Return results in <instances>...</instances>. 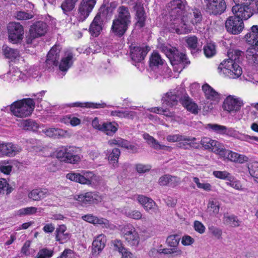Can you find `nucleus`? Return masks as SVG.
Wrapping results in <instances>:
<instances>
[{
	"label": "nucleus",
	"mask_w": 258,
	"mask_h": 258,
	"mask_svg": "<svg viewBox=\"0 0 258 258\" xmlns=\"http://www.w3.org/2000/svg\"><path fill=\"white\" fill-rule=\"evenodd\" d=\"M202 90L206 98L212 101V103L217 104L220 100V95L213 88L207 84L202 86Z\"/></svg>",
	"instance_id": "obj_26"
},
{
	"label": "nucleus",
	"mask_w": 258,
	"mask_h": 258,
	"mask_svg": "<svg viewBox=\"0 0 258 258\" xmlns=\"http://www.w3.org/2000/svg\"><path fill=\"white\" fill-rule=\"evenodd\" d=\"M248 5L236 4L232 7V11L234 15L238 16L242 20H247L252 16Z\"/></svg>",
	"instance_id": "obj_23"
},
{
	"label": "nucleus",
	"mask_w": 258,
	"mask_h": 258,
	"mask_svg": "<svg viewBox=\"0 0 258 258\" xmlns=\"http://www.w3.org/2000/svg\"><path fill=\"white\" fill-rule=\"evenodd\" d=\"M159 252L164 254H173L175 256H180L182 254V251L178 247L171 248H164L160 249Z\"/></svg>",
	"instance_id": "obj_57"
},
{
	"label": "nucleus",
	"mask_w": 258,
	"mask_h": 258,
	"mask_svg": "<svg viewBox=\"0 0 258 258\" xmlns=\"http://www.w3.org/2000/svg\"><path fill=\"white\" fill-rule=\"evenodd\" d=\"M193 180L196 183L199 188L203 189L206 191H210L211 190V185L209 183H201L199 178L195 177Z\"/></svg>",
	"instance_id": "obj_63"
},
{
	"label": "nucleus",
	"mask_w": 258,
	"mask_h": 258,
	"mask_svg": "<svg viewBox=\"0 0 258 258\" xmlns=\"http://www.w3.org/2000/svg\"><path fill=\"white\" fill-rule=\"evenodd\" d=\"M70 107H87L92 108H104L107 106L105 103H93V102H75L71 103L69 105Z\"/></svg>",
	"instance_id": "obj_37"
},
{
	"label": "nucleus",
	"mask_w": 258,
	"mask_h": 258,
	"mask_svg": "<svg viewBox=\"0 0 258 258\" xmlns=\"http://www.w3.org/2000/svg\"><path fill=\"white\" fill-rule=\"evenodd\" d=\"M149 50L148 46H131L130 54L133 63L137 66L136 63H142Z\"/></svg>",
	"instance_id": "obj_12"
},
{
	"label": "nucleus",
	"mask_w": 258,
	"mask_h": 258,
	"mask_svg": "<svg viewBox=\"0 0 258 258\" xmlns=\"http://www.w3.org/2000/svg\"><path fill=\"white\" fill-rule=\"evenodd\" d=\"M223 220L226 224L233 227L239 226L240 223V221L238 219L237 217L233 215H224Z\"/></svg>",
	"instance_id": "obj_48"
},
{
	"label": "nucleus",
	"mask_w": 258,
	"mask_h": 258,
	"mask_svg": "<svg viewBox=\"0 0 258 258\" xmlns=\"http://www.w3.org/2000/svg\"><path fill=\"white\" fill-rule=\"evenodd\" d=\"M96 0H82L79 8V20L84 21L92 11L95 4Z\"/></svg>",
	"instance_id": "obj_18"
},
{
	"label": "nucleus",
	"mask_w": 258,
	"mask_h": 258,
	"mask_svg": "<svg viewBox=\"0 0 258 258\" xmlns=\"http://www.w3.org/2000/svg\"><path fill=\"white\" fill-rule=\"evenodd\" d=\"M111 115L113 116H117L119 118H126L128 119H134L137 116L136 112L128 110H114L112 111Z\"/></svg>",
	"instance_id": "obj_43"
},
{
	"label": "nucleus",
	"mask_w": 258,
	"mask_h": 258,
	"mask_svg": "<svg viewBox=\"0 0 258 258\" xmlns=\"http://www.w3.org/2000/svg\"><path fill=\"white\" fill-rule=\"evenodd\" d=\"M144 138L152 147L155 149L166 150L170 151L172 149L171 147L160 144L159 142L148 134L144 135Z\"/></svg>",
	"instance_id": "obj_33"
},
{
	"label": "nucleus",
	"mask_w": 258,
	"mask_h": 258,
	"mask_svg": "<svg viewBox=\"0 0 258 258\" xmlns=\"http://www.w3.org/2000/svg\"><path fill=\"white\" fill-rule=\"evenodd\" d=\"M218 73L230 79H237L242 74L241 68L239 64L231 61H223L218 68Z\"/></svg>",
	"instance_id": "obj_5"
},
{
	"label": "nucleus",
	"mask_w": 258,
	"mask_h": 258,
	"mask_svg": "<svg viewBox=\"0 0 258 258\" xmlns=\"http://www.w3.org/2000/svg\"><path fill=\"white\" fill-rule=\"evenodd\" d=\"M47 24L41 21L37 22L31 26L30 29V38L27 39V43L30 44L32 39L44 35L47 32Z\"/></svg>",
	"instance_id": "obj_14"
},
{
	"label": "nucleus",
	"mask_w": 258,
	"mask_h": 258,
	"mask_svg": "<svg viewBox=\"0 0 258 258\" xmlns=\"http://www.w3.org/2000/svg\"><path fill=\"white\" fill-rule=\"evenodd\" d=\"M60 48L58 46L55 45L53 46L48 53L47 59L46 60V67L51 70L54 67H56L58 64L59 59Z\"/></svg>",
	"instance_id": "obj_22"
},
{
	"label": "nucleus",
	"mask_w": 258,
	"mask_h": 258,
	"mask_svg": "<svg viewBox=\"0 0 258 258\" xmlns=\"http://www.w3.org/2000/svg\"><path fill=\"white\" fill-rule=\"evenodd\" d=\"M75 199L82 205H87L100 202L102 198L97 193L88 192L77 195Z\"/></svg>",
	"instance_id": "obj_20"
},
{
	"label": "nucleus",
	"mask_w": 258,
	"mask_h": 258,
	"mask_svg": "<svg viewBox=\"0 0 258 258\" xmlns=\"http://www.w3.org/2000/svg\"><path fill=\"white\" fill-rule=\"evenodd\" d=\"M182 140L178 141L177 146L184 149H188L190 146L191 143L196 140V139L194 137L188 138L182 136Z\"/></svg>",
	"instance_id": "obj_52"
},
{
	"label": "nucleus",
	"mask_w": 258,
	"mask_h": 258,
	"mask_svg": "<svg viewBox=\"0 0 258 258\" xmlns=\"http://www.w3.org/2000/svg\"><path fill=\"white\" fill-rule=\"evenodd\" d=\"M220 204L219 202L214 200L209 201L207 206V212L212 216H216L219 212Z\"/></svg>",
	"instance_id": "obj_46"
},
{
	"label": "nucleus",
	"mask_w": 258,
	"mask_h": 258,
	"mask_svg": "<svg viewBox=\"0 0 258 258\" xmlns=\"http://www.w3.org/2000/svg\"><path fill=\"white\" fill-rule=\"evenodd\" d=\"M27 146L32 151L42 152V155L44 156H49L50 154L48 148L40 140L34 139H29L27 141Z\"/></svg>",
	"instance_id": "obj_19"
},
{
	"label": "nucleus",
	"mask_w": 258,
	"mask_h": 258,
	"mask_svg": "<svg viewBox=\"0 0 258 258\" xmlns=\"http://www.w3.org/2000/svg\"><path fill=\"white\" fill-rule=\"evenodd\" d=\"M246 57L249 62L258 65V49L249 47L246 51Z\"/></svg>",
	"instance_id": "obj_39"
},
{
	"label": "nucleus",
	"mask_w": 258,
	"mask_h": 258,
	"mask_svg": "<svg viewBox=\"0 0 258 258\" xmlns=\"http://www.w3.org/2000/svg\"><path fill=\"white\" fill-rule=\"evenodd\" d=\"M3 52L7 58L9 59L10 63V70L6 75H5L4 78L6 81L11 82L15 81L16 79V69L15 68L14 64L16 59V51L15 49L11 48L7 45L3 46Z\"/></svg>",
	"instance_id": "obj_6"
},
{
	"label": "nucleus",
	"mask_w": 258,
	"mask_h": 258,
	"mask_svg": "<svg viewBox=\"0 0 258 258\" xmlns=\"http://www.w3.org/2000/svg\"><path fill=\"white\" fill-rule=\"evenodd\" d=\"M110 146L117 145L119 147L124 148L127 145V141L120 138H117L108 141Z\"/></svg>",
	"instance_id": "obj_61"
},
{
	"label": "nucleus",
	"mask_w": 258,
	"mask_h": 258,
	"mask_svg": "<svg viewBox=\"0 0 258 258\" xmlns=\"http://www.w3.org/2000/svg\"><path fill=\"white\" fill-rule=\"evenodd\" d=\"M187 15V19L189 24L190 22L193 25H195L202 21V14L200 10L198 9H192L190 14Z\"/></svg>",
	"instance_id": "obj_40"
},
{
	"label": "nucleus",
	"mask_w": 258,
	"mask_h": 258,
	"mask_svg": "<svg viewBox=\"0 0 258 258\" xmlns=\"http://www.w3.org/2000/svg\"><path fill=\"white\" fill-rule=\"evenodd\" d=\"M185 0H173L169 4L170 20L168 23L169 31L178 34L191 32L192 27L189 24L188 15L185 13Z\"/></svg>",
	"instance_id": "obj_1"
},
{
	"label": "nucleus",
	"mask_w": 258,
	"mask_h": 258,
	"mask_svg": "<svg viewBox=\"0 0 258 258\" xmlns=\"http://www.w3.org/2000/svg\"><path fill=\"white\" fill-rule=\"evenodd\" d=\"M242 100L234 95H229L224 100L222 108L230 113H236L243 106Z\"/></svg>",
	"instance_id": "obj_10"
},
{
	"label": "nucleus",
	"mask_w": 258,
	"mask_h": 258,
	"mask_svg": "<svg viewBox=\"0 0 258 258\" xmlns=\"http://www.w3.org/2000/svg\"><path fill=\"white\" fill-rule=\"evenodd\" d=\"M120 154V150L117 148L113 149L112 151H107V158L114 168L118 167V160Z\"/></svg>",
	"instance_id": "obj_38"
},
{
	"label": "nucleus",
	"mask_w": 258,
	"mask_h": 258,
	"mask_svg": "<svg viewBox=\"0 0 258 258\" xmlns=\"http://www.w3.org/2000/svg\"><path fill=\"white\" fill-rule=\"evenodd\" d=\"M137 200L142 205L147 211L156 210V205L155 202L151 198L143 195H138Z\"/></svg>",
	"instance_id": "obj_30"
},
{
	"label": "nucleus",
	"mask_w": 258,
	"mask_h": 258,
	"mask_svg": "<svg viewBox=\"0 0 258 258\" xmlns=\"http://www.w3.org/2000/svg\"><path fill=\"white\" fill-rule=\"evenodd\" d=\"M246 43L251 46V47L258 46V26L253 25L250 31L245 35Z\"/></svg>",
	"instance_id": "obj_24"
},
{
	"label": "nucleus",
	"mask_w": 258,
	"mask_h": 258,
	"mask_svg": "<svg viewBox=\"0 0 258 258\" xmlns=\"http://www.w3.org/2000/svg\"><path fill=\"white\" fill-rule=\"evenodd\" d=\"M225 27L228 32L233 34H238L244 28V24L242 19L234 15L227 18L225 22Z\"/></svg>",
	"instance_id": "obj_11"
},
{
	"label": "nucleus",
	"mask_w": 258,
	"mask_h": 258,
	"mask_svg": "<svg viewBox=\"0 0 258 258\" xmlns=\"http://www.w3.org/2000/svg\"><path fill=\"white\" fill-rule=\"evenodd\" d=\"M117 5V3L115 1L110 3L104 1L100 8V10L104 15L110 16L112 15Z\"/></svg>",
	"instance_id": "obj_42"
},
{
	"label": "nucleus",
	"mask_w": 258,
	"mask_h": 258,
	"mask_svg": "<svg viewBox=\"0 0 258 258\" xmlns=\"http://www.w3.org/2000/svg\"><path fill=\"white\" fill-rule=\"evenodd\" d=\"M134 9L136 11L137 25L140 27H143L145 25V22L146 19L144 7L140 4L137 3L135 6Z\"/></svg>",
	"instance_id": "obj_32"
},
{
	"label": "nucleus",
	"mask_w": 258,
	"mask_h": 258,
	"mask_svg": "<svg viewBox=\"0 0 258 258\" xmlns=\"http://www.w3.org/2000/svg\"><path fill=\"white\" fill-rule=\"evenodd\" d=\"M206 3V10L210 15H220L226 8L224 0H210Z\"/></svg>",
	"instance_id": "obj_16"
},
{
	"label": "nucleus",
	"mask_w": 258,
	"mask_h": 258,
	"mask_svg": "<svg viewBox=\"0 0 258 258\" xmlns=\"http://www.w3.org/2000/svg\"><path fill=\"white\" fill-rule=\"evenodd\" d=\"M204 52L207 57L214 56L216 53V46L214 43H208L204 47Z\"/></svg>",
	"instance_id": "obj_51"
},
{
	"label": "nucleus",
	"mask_w": 258,
	"mask_h": 258,
	"mask_svg": "<svg viewBox=\"0 0 258 258\" xmlns=\"http://www.w3.org/2000/svg\"><path fill=\"white\" fill-rule=\"evenodd\" d=\"M185 41L188 47L191 49H196L198 45V38L195 36H190L186 37Z\"/></svg>",
	"instance_id": "obj_62"
},
{
	"label": "nucleus",
	"mask_w": 258,
	"mask_h": 258,
	"mask_svg": "<svg viewBox=\"0 0 258 258\" xmlns=\"http://www.w3.org/2000/svg\"><path fill=\"white\" fill-rule=\"evenodd\" d=\"M118 128V125L115 122H103L101 131L107 135L112 136L116 132Z\"/></svg>",
	"instance_id": "obj_36"
},
{
	"label": "nucleus",
	"mask_w": 258,
	"mask_h": 258,
	"mask_svg": "<svg viewBox=\"0 0 258 258\" xmlns=\"http://www.w3.org/2000/svg\"><path fill=\"white\" fill-rule=\"evenodd\" d=\"M66 177L70 180L87 185L93 183L96 178V176L92 172H86L84 175H81L80 173H70L67 175Z\"/></svg>",
	"instance_id": "obj_13"
},
{
	"label": "nucleus",
	"mask_w": 258,
	"mask_h": 258,
	"mask_svg": "<svg viewBox=\"0 0 258 258\" xmlns=\"http://www.w3.org/2000/svg\"><path fill=\"white\" fill-rule=\"evenodd\" d=\"M220 156L224 160H228L231 162L243 164L248 161V158L243 154H239L231 150H226L224 148L221 152Z\"/></svg>",
	"instance_id": "obj_17"
},
{
	"label": "nucleus",
	"mask_w": 258,
	"mask_h": 258,
	"mask_svg": "<svg viewBox=\"0 0 258 258\" xmlns=\"http://www.w3.org/2000/svg\"><path fill=\"white\" fill-rule=\"evenodd\" d=\"M201 143L206 149L210 150L219 156L224 148V146L217 141L207 137L203 138Z\"/></svg>",
	"instance_id": "obj_21"
},
{
	"label": "nucleus",
	"mask_w": 258,
	"mask_h": 258,
	"mask_svg": "<svg viewBox=\"0 0 258 258\" xmlns=\"http://www.w3.org/2000/svg\"><path fill=\"white\" fill-rule=\"evenodd\" d=\"M106 242V236L99 234L94 238L92 242V251L94 253L100 252L104 248Z\"/></svg>",
	"instance_id": "obj_27"
},
{
	"label": "nucleus",
	"mask_w": 258,
	"mask_h": 258,
	"mask_svg": "<svg viewBox=\"0 0 258 258\" xmlns=\"http://www.w3.org/2000/svg\"><path fill=\"white\" fill-rule=\"evenodd\" d=\"M43 132L47 136L54 138L64 137L68 135V132L67 131L57 128H48L43 130Z\"/></svg>",
	"instance_id": "obj_35"
},
{
	"label": "nucleus",
	"mask_w": 258,
	"mask_h": 258,
	"mask_svg": "<svg viewBox=\"0 0 258 258\" xmlns=\"http://www.w3.org/2000/svg\"><path fill=\"white\" fill-rule=\"evenodd\" d=\"M164 60L162 59L159 54L154 51L150 58V66L151 67H159L163 64Z\"/></svg>",
	"instance_id": "obj_47"
},
{
	"label": "nucleus",
	"mask_w": 258,
	"mask_h": 258,
	"mask_svg": "<svg viewBox=\"0 0 258 258\" xmlns=\"http://www.w3.org/2000/svg\"><path fill=\"white\" fill-rule=\"evenodd\" d=\"M102 25L101 15L97 14L90 26L89 30L91 35L94 37L98 36L102 31Z\"/></svg>",
	"instance_id": "obj_25"
},
{
	"label": "nucleus",
	"mask_w": 258,
	"mask_h": 258,
	"mask_svg": "<svg viewBox=\"0 0 258 258\" xmlns=\"http://www.w3.org/2000/svg\"><path fill=\"white\" fill-rule=\"evenodd\" d=\"M80 149L74 146H63L55 151L56 157L60 161L76 164L80 160Z\"/></svg>",
	"instance_id": "obj_4"
},
{
	"label": "nucleus",
	"mask_w": 258,
	"mask_h": 258,
	"mask_svg": "<svg viewBox=\"0 0 258 258\" xmlns=\"http://www.w3.org/2000/svg\"><path fill=\"white\" fill-rule=\"evenodd\" d=\"M50 195L48 189L44 188H36L30 191L28 194V198L35 201H40Z\"/></svg>",
	"instance_id": "obj_29"
},
{
	"label": "nucleus",
	"mask_w": 258,
	"mask_h": 258,
	"mask_svg": "<svg viewBox=\"0 0 258 258\" xmlns=\"http://www.w3.org/2000/svg\"><path fill=\"white\" fill-rule=\"evenodd\" d=\"M13 188L9 186L7 180L4 178H0V193L9 194L12 192Z\"/></svg>",
	"instance_id": "obj_53"
},
{
	"label": "nucleus",
	"mask_w": 258,
	"mask_h": 258,
	"mask_svg": "<svg viewBox=\"0 0 258 258\" xmlns=\"http://www.w3.org/2000/svg\"><path fill=\"white\" fill-rule=\"evenodd\" d=\"M53 254V250L46 248L40 249L35 258H50Z\"/></svg>",
	"instance_id": "obj_55"
},
{
	"label": "nucleus",
	"mask_w": 258,
	"mask_h": 258,
	"mask_svg": "<svg viewBox=\"0 0 258 258\" xmlns=\"http://www.w3.org/2000/svg\"><path fill=\"white\" fill-rule=\"evenodd\" d=\"M131 23V15L127 7L121 6L117 10V15L112 21V32L118 37L122 36Z\"/></svg>",
	"instance_id": "obj_2"
},
{
	"label": "nucleus",
	"mask_w": 258,
	"mask_h": 258,
	"mask_svg": "<svg viewBox=\"0 0 258 258\" xmlns=\"http://www.w3.org/2000/svg\"><path fill=\"white\" fill-rule=\"evenodd\" d=\"M95 222V223L94 225H99L102 228H111V225H110L109 221L106 219L103 218H99L97 217H96Z\"/></svg>",
	"instance_id": "obj_64"
},
{
	"label": "nucleus",
	"mask_w": 258,
	"mask_h": 258,
	"mask_svg": "<svg viewBox=\"0 0 258 258\" xmlns=\"http://www.w3.org/2000/svg\"><path fill=\"white\" fill-rule=\"evenodd\" d=\"M125 215L135 220H139L142 218V213L138 210H127L125 212Z\"/></svg>",
	"instance_id": "obj_60"
},
{
	"label": "nucleus",
	"mask_w": 258,
	"mask_h": 258,
	"mask_svg": "<svg viewBox=\"0 0 258 258\" xmlns=\"http://www.w3.org/2000/svg\"><path fill=\"white\" fill-rule=\"evenodd\" d=\"M122 237L127 244L131 246L137 247L140 242V236L135 228L131 224L125 225L121 229Z\"/></svg>",
	"instance_id": "obj_8"
},
{
	"label": "nucleus",
	"mask_w": 258,
	"mask_h": 258,
	"mask_svg": "<svg viewBox=\"0 0 258 258\" xmlns=\"http://www.w3.org/2000/svg\"><path fill=\"white\" fill-rule=\"evenodd\" d=\"M181 104L189 111L193 114H198L200 109L198 105L186 95H183L181 99Z\"/></svg>",
	"instance_id": "obj_31"
},
{
	"label": "nucleus",
	"mask_w": 258,
	"mask_h": 258,
	"mask_svg": "<svg viewBox=\"0 0 258 258\" xmlns=\"http://www.w3.org/2000/svg\"><path fill=\"white\" fill-rule=\"evenodd\" d=\"M37 212V208L34 207H27L21 209L17 211V215H30L36 213Z\"/></svg>",
	"instance_id": "obj_56"
},
{
	"label": "nucleus",
	"mask_w": 258,
	"mask_h": 258,
	"mask_svg": "<svg viewBox=\"0 0 258 258\" xmlns=\"http://www.w3.org/2000/svg\"><path fill=\"white\" fill-rule=\"evenodd\" d=\"M161 48L170 60L175 71L180 72L190 63L186 55L182 52H179L175 47L163 45Z\"/></svg>",
	"instance_id": "obj_3"
},
{
	"label": "nucleus",
	"mask_w": 258,
	"mask_h": 258,
	"mask_svg": "<svg viewBox=\"0 0 258 258\" xmlns=\"http://www.w3.org/2000/svg\"><path fill=\"white\" fill-rule=\"evenodd\" d=\"M213 174L216 178L226 180L231 178V175L226 171H214Z\"/></svg>",
	"instance_id": "obj_59"
},
{
	"label": "nucleus",
	"mask_w": 258,
	"mask_h": 258,
	"mask_svg": "<svg viewBox=\"0 0 258 258\" xmlns=\"http://www.w3.org/2000/svg\"><path fill=\"white\" fill-rule=\"evenodd\" d=\"M7 31L10 42L16 43V22H11L7 25Z\"/></svg>",
	"instance_id": "obj_44"
},
{
	"label": "nucleus",
	"mask_w": 258,
	"mask_h": 258,
	"mask_svg": "<svg viewBox=\"0 0 258 258\" xmlns=\"http://www.w3.org/2000/svg\"><path fill=\"white\" fill-rule=\"evenodd\" d=\"M243 54V52L237 49L229 50L228 52V56L229 57L224 61H231L237 63L239 61L240 57Z\"/></svg>",
	"instance_id": "obj_49"
},
{
	"label": "nucleus",
	"mask_w": 258,
	"mask_h": 258,
	"mask_svg": "<svg viewBox=\"0 0 258 258\" xmlns=\"http://www.w3.org/2000/svg\"><path fill=\"white\" fill-rule=\"evenodd\" d=\"M20 126L25 130L36 131L38 127V124L34 120L28 119L21 120Z\"/></svg>",
	"instance_id": "obj_45"
},
{
	"label": "nucleus",
	"mask_w": 258,
	"mask_h": 258,
	"mask_svg": "<svg viewBox=\"0 0 258 258\" xmlns=\"http://www.w3.org/2000/svg\"><path fill=\"white\" fill-rule=\"evenodd\" d=\"M67 228L64 225L59 226L55 231V239L60 243H63L69 239L68 233L66 232Z\"/></svg>",
	"instance_id": "obj_34"
},
{
	"label": "nucleus",
	"mask_w": 258,
	"mask_h": 258,
	"mask_svg": "<svg viewBox=\"0 0 258 258\" xmlns=\"http://www.w3.org/2000/svg\"><path fill=\"white\" fill-rule=\"evenodd\" d=\"M78 0H64L61 5V8L65 14H68L75 7V5Z\"/></svg>",
	"instance_id": "obj_50"
},
{
	"label": "nucleus",
	"mask_w": 258,
	"mask_h": 258,
	"mask_svg": "<svg viewBox=\"0 0 258 258\" xmlns=\"http://www.w3.org/2000/svg\"><path fill=\"white\" fill-rule=\"evenodd\" d=\"M206 128L218 134L240 138L238 133L232 127H227L218 124L209 123L207 125Z\"/></svg>",
	"instance_id": "obj_15"
},
{
	"label": "nucleus",
	"mask_w": 258,
	"mask_h": 258,
	"mask_svg": "<svg viewBox=\"0 0 258 258\" xmlns=\"http://www.w3.org/2000/svg\"><path fill=\"white\" fill-rule=\"evenodd\" d=\"M151 112L162 114L167 117H173L174 116V113L168 111L167 109H164L162 107H152L149 109Z\"/></svg>",
	"instance_id": "obj_58"
},
{
	"label": "nucleus",
	"mask_w": 258,
	"mask_h": 258,
	"mask_svg": "<svg viewBox=\"0 0 258 258\" xmlns=\"http://www.w3.org/2000/svg\"><path fill=\"white\" fill-rule=\"evenodd\" d=\"M73 54L70 51L65 52L64 56L62 58L59 65L60 71L66 72L73 63Z\"/></svg>",
	"instance_id": "obj_28"
},
{
	"label": "nucleus",
	"mask_w": 258,
	"mask_h": 258,
	"mask_svg": "<svg viewBox=\"0 0 258 258\" xmlns=\"http://www.w3.org/2000/svg\"><path fill=\"white\" fill-rule=\"evenodd\" d=\"M180 240V237L177 235H171L169 236L166 239L167 245L171 247H177Z\"/></svg>",
	"instance_id": "obj_54"
},
{
	"label": "nucleus",
	"mask_w": 258,
	"mask_h": 258,
	"mask_svg": "<svg viewBox=\"0 0 258 258\" xmlns=\"http://www.w3.org/2000/svg\"><path fill=\"white\" fill-rule=\"evenodd\" d=\"M35 107L33 99L25 98L17 100V117H26L30 116Z\"/></svg>",
	"instance_id": "obj_9"
},
{
	"label": "nucleus",
	"mask_w": 258,
	"mask_h": 258,
	"mask_svg": "<svg viewBox=\"0 0 258 258\" xmlns=\"http://www.w3.org/2000/svg\"><path fill=\"white\" fill-rule=\"evenodd\" d=\"M15 155V150L11 143L0 144V155L13 156Z\"/></svg>",
	"instance_id": "obj_41"
},
{
	"label": "nucleus",
	"mask_w": 258,
	"mask_h": 258,
	"mask_svg": "<svg viewBox=\"0 0 258 258\" xmlns=\"http://www.w3.org/2000/svg\"><path fill=\"white\" fill-rule=\"evenodd\" d=\"M183 96V89L171 90L163 96L162 98V106L167 107L175 106L177 104L179 100L181 102Z\"/></svg>",
	"instance_id": "obj_7"
}]
</instances>
